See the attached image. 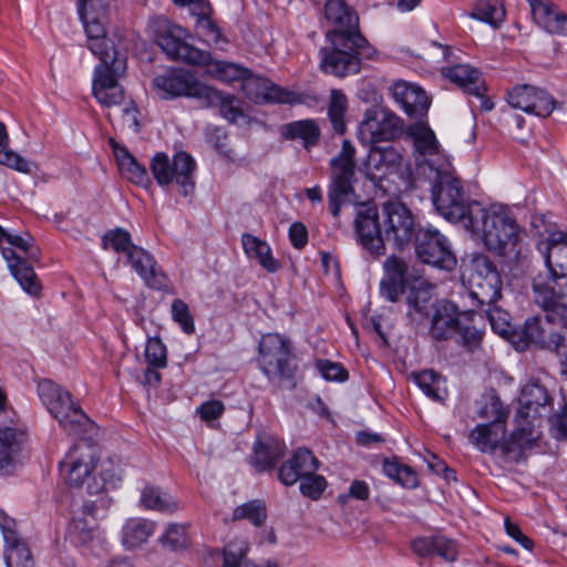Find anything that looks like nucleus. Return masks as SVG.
I'll use <instances>...</instances> for the list:
<instances>
[{
	"mask_svg": "<svg viewBox=\"0 0 567 567\" xmlns=\"http://www.w3.org/2000/svg\"><path fill=\"white\" fill-rule=\"evenodd\" d=\"M112 0H78V12L87 37V48L101 61L94 69L93 95L106 107L120 105L125 97L117 78L125 71L113 42L107 38L110 4Z\"/></svg>",
	"mask_w": 567,
	"mask_h": 567,
	"instance_id": "f257e3e1",
	"label": "nucleus"
},
{
	"mask_svg": "<svg viewBox=\"0 0 567 567\" xmlns=\"http://www.w3.org/2000/svg\"><path fill=\"white\" fill-rule=\"evenodd\" d=\"M353 224L357 243L374 258L385 254V239L403 248L415 239L419 231L413 213L401 202L382 205V223L375 206H361Z\"/></svg>",
	"mask_w": 567,
	"mask_h": 567,
	"instance_id": "f03ea898",
	"label": "nucleus"
},
{
	"mask_svg": "<svg viewBox=\"0 0 567 567\" xmlns=\"http://www.w3.org/2000/svg\"><path fill=\"white\" fill-rule=\"evenodd\" d=\"M384 277L380 282L381 296L390 302H396L406 289L410 295L406 298L408 313L413 312L422 318L429 316L431 285L420 275L419 270L411 267L405 259L395 255L389 256L384 264Z\"/></svg>",
	"mask_w": 567,
	"mask_h": 567,
	"instance_id": "7ed1b4c3",
	"label": "nucleus"
},
{
	"mask_svg": "<svg viewBox=\"0 0 567 567\" xmlns=\"http://www.w3.org/2000/svg\"><path fill=\"white\" fill-rule=\"evenodd\" d=\"M553 399L547 389L538 382L527 383L520 394V406L515 417V430L509 435V442L504 445L506 453L515 452L518 455L523 450L530 449L540 437L538 429L542 425L544 412L551 404Z\"/></svg>",
	"mask_w": 567,
	"mask_h": 567,
	"instance_id": "20e7f679",
	"label": "nucleus"
},
{
	"mask_svg": "<svg viewBox=\"0 0 567 567\" xmlns=\"http://www.w3.org/2000/svg\"><path fill=\"white\" fill-rule=\"evenodd\" d=\"M432 202L439 215L465 229L473 226V220L483 216V205L466 196L461 179L450 168L436 173L432 186Z\"/></svg>",
	"mask_w": 567,
	"mask_h": 567,
	"instance_id": "39448f33",
	"label": "nucleus"
},
{
	"mask_svg": "<svg viewBox=\"0 0 567 567\" xmlns=\"http://www.w3.org/2000/svg\"><path fill=\"white\" fill-rule=\"evenodd\" d=\"M330 47L321 48L320 69L327 74L344 78L361 70V60L373 59L375 50L362 34L326 33Z\"/></svg>",
	"mask_w": 567,
	"mask_h": 567,
	"instance_id": "423d86ee",
	"label": "nucleus"
},
{
	"mask_svg": "<svg viewBox=\"0 0 567 567\" xmlns=\"http://www.w3.org/2000/svg\"><path fill=\"white\" fill-rule=\"evenodd\" d=\"M476 316L474 311L458 312L455 303L441 300L434 305L430 333L439 341L455 336L457 344L474 352L483 340V331L475 322Z\"/></svg>",
	"mask_w": 567,
	"mask_h": 567,
	"instance_id": "0eeeda50",
	"label": "nucleus"
},
{
	"mask_svg": "<svg viewBox=\"0 0 567 567\" xmlns=\"http://www.w3.org/2000/svg\"><path fill=\"white\" fill-rule=\"evenodd\" d=\"M38 395L48 412L69 435L82 436L96 430L93 421L72 400L70 392L50 379L38 382Z\"/></svg>",
	"mask_w": 567,
	"mask_h": 567,
	"instance_id": "6e6552de",
	"label": "nucleus"
},
{
	"mask_svg": "<svg viewBox=\"0 0 567 567\" xmlns=\"http://www.w3.org/2000/svg\"><path fill=\"white\" fill-rule=\"evenodd\" d=\"M258 351V364L269 382L281 389H295L297 364L290 341L278 333H267L261 337Z\"/></svg>",
	"mask_w": 567,
	"mask_h": 567,
	"instance_id": "1a4fd4ad",
	"label": "nucleus"
},
{
	"mask_svg": "<svg viewBox=\"0 0 567 567\" xmlns=\"http://www.w3.org/2000/svg\"><path fill=\"white\" fill-rule=\"evenodd\" d=\"M483 216L473 220L468 231L481 236L487 249L498 255L513 250L518 240L520 228L515 218L505 208L486 209L483 206Z\"/></svg>",
	"mask_w": 567,
	"mask_h": 567,
	"instance_id": "9d476101",
	"label": "nucleus"
},
{
	"mask_svg": "<svg viewBox=\"0 0 567 567\" xmlns=\"http://www.w3.org/2000/svg\"><path fill=\"white\" fill-rule=\"evenodd\" d=\"M354 146L350 141L344 140L338 156L330 161L332 173L328 186V207L334 218L340 216L342 205L349 203L350 196L354 193Z\"/></svg>",
	"mask_w": 567,
	"mask_h": 567,
	"instance_id": "9b49d317",
	"label": "nucleus"
},
{
	"mask_svg": "<svg viewBox=\"0 0 567 567\" xmlns=\"http://www.w3.org/2000/svg\"><path fill=\"white\" fill-rule=\"evenodd\" d=\"M150 168L159 186H176L185 197L194 193L196 162L188 153L178 152L173 159L165 153H156Z\"/></svg>",
	"mask_w": 567,
	"mask_h": 567,
	"instance_id": "f8f14e48",
	"label": "nucleus"
},
{
	"mask_svg": "<svg viewBox=\"0 0 567 567\" xmlns=\"http://www.w3.org/2000/svg\"><path fill=\"white\" fill-rule=\"evenodd\" d=\"M188 31L172 21L158 18L155 23L154 40L172 60L190 64L207 62V53L187 42Z\"/></svg>",
	"mask_w": 567,
	"mask_h": 567,
	"instance_id": "ddd939ff",
	"label": "nucleus"
},
{
	"mask_svg": "<svg viewBox=\"0 0 567 567\" xmlns=\"http://www.w3.org/2000/svg\"><path fill=\"white\" fill-rule=\"evenodd\" d=\"M470 297L478 306H492L502 297V279L494 264L485 255L472 257L467 268Z\"/></svg>",
	"mask_w": 567,
	"mask_h": 567,
	"instance_id": "4468645a",
	"label": "nucleus"
},
{
	"mask_svg": "<svg viewBox=\"0 0 567 567\" xmlns=\"http://www.w3.org/2000/svg\"><path fill=\"white\" fill-rule=\"evenodd\" d=\"M100 457V447L93 441L81 437L60 462V472L70 486L92 482V474Z\"/></svg>",
	"mask_w": 567,
	"mask_h": 567,
	"instance_id": "2eb2a0df",
	"label": "nucleus"
},
{
	"mask_svg": "<svg viewBox=\"0 0 567 567\" xmlns=\"http://www.w3.org/2000/svg\"><path fill=\"white\" fill-rule=\"evenodd\" d=\"M153 83L165 100L179 96L209 100L210 103L216 100L212 86L200 83L189 71L182 68H172L156 75Z\"/></svg>",
	"mask_w": 567,
	"mask_h": 567,
	"instance_id": "dca6fc26",
	"label": "nucleus"
},
{
	"mask_svg": "<svg viewBox=\"0 0 567 567\" xmlns=\"http://www.w3.org/2000/svg\"><path fill=\"white\" fill-rule=\"evenodd\" d=\"M415 252L422 262L443 270L450 271L456 266V257L449 240L432 227L419 229L415 237Z\"/></svg>",
	"mask_w": 567,
	"mask_h": 567,
	"instance_id": "f3484780",
	"label": "nucleus"
},
{
	"mask_svg": "<svg viewBox=\"0 0 567 567\" xmlns=\"http://www.w3.org/2000/svg\"><path fill=\"white\" fill-rule=\"evenodd\" d=\"M402 131L401 120L383 107H371L364 113L358 136L363 144L374 146L379 142L394 140Z\"/></svg>",
	"mask_w": 567,
	"mask_h": 567,
	"instance_id": "a211bd4d",
	"label": "nucleus"
},
{
	"mask_svg": "<svg viewBox=\"0 0 567 567\" xmlns=\"http://www.w3.org/2000/svg\"><path fill=\"white\" fill-rule=\"evenodd\" d=\"M559 278L549 276H537L533 280V299L546 312V321L567 320V305L563 301L564 292L556 289Z\"/></svg>",
	"mask_w": 567,
	"mask_h": 567,
	"instance_id": "6ab92c4d",
	"label": "nucleus"
},
{
	"mask_svg": "<svg viewBox=\"0 0 567 567\" xmlns=\"http://www.w3.org/2000/svg\"><path fill=\"white\" fill-rule=\"evenodd\" d=\"M507 102L514 109L544 117L555 109V100L550 94L529 84L514 86L507 93Z\"/></svg>",
	"mask_w": 567,
	"mask_h": 567,
	"instance_id": "aec40b11",
	"label": "nucleus"
},
{
	"mask_svg": "<svg viewBox=\"0 0 567 567\" xmlns=\"http://www.w3.org/2000/svg\"><path fill=\"white\" fill-rule=\"evenodd\" d=\"M505 424H502L501 422H488L486 424L476 425L471 431L468 440L482 453H494L498 447H501L504 455H513L512 458L518 462L523 457L525 450L522 451L520 455H518L517 449L515 452L506 453L504 451V445L509 442V439L505 440Z\"/></svg>",
	"mask_w": 567,
	"mask_h": 567,
	"instance_id": "412c9836",
	"label": "nucleus"
},
{
	"mask_svg": "<svg viewBox=\"0 0 567 567\" xmlns=\"http://www.w3.org/2000/svg\"><path fill=\"white\" fill-rule=\"evenodd\" d=\"M556 321H546V315L544 317L534 316L526 319L524 326L518 329L516 336V342L514 344L517 348H526L528 346H535L543 350H549L553 342L555 341L554 336H558V331H555L551 327Z\"/></svg>",
	"mask_w": 567,
	"mask_h": 567,
	"instance_id": "4be33fe9",
	"label": "nucleus"
},
{
	"mask_svg": "<svg viewBox=\"0 0 567 567\" xmlns=\"http://www.w3.org/2000/svg\"><path fill=\"white\" fill-rule=\"evenodd\" d=\"M241 90L255 103H291L293 93L284 90L270 80L248 72Z\"/></svg>",
	"mask_w": 567,
	"mask_h": 567,
	"instance_id": "5701e85b",
	"label": "nucleus"
},
{
	"mask_svg": "<svg viewBox=\"0 0 567 567\" xmlns=\"http://www.w3.org/2000/svg\"><path fill=\"white\" fill-rule=\"evenodd\" d=\"M402 154L393 146H371L365 161V175L371 181H380L389 174L398 172L402 163Z\"/></svg>",
	"mask_w": 567,
	"mask_h": 567,
	"instance_id": "b1692460",
	"label": "nucleus"
},
{
	"mask_svg": "<svg viewBox=\"0 0 567 567\" xmlns=\"http://www.w3.org/2000/svg\"><path fill=\"white\" fill-rule=\"evenodd\" d=\"M413 144L419 156L436 173L450 168L451 164L441 151L434 132L424 125L412 131Z\"/></svg>",
	"mask_w": 567,
	"mask_h": 567,
	"instance_id": "393cba45",
	"label": "nucleus"
},
{
	"mask_svg": "<svg viewBox=\"0 0 567 567\" xmlns=\"http://www.w3.org/2000/svg\"><path fill=\"white\" fill-rule=\"evenodd\" d=\"M318 458L309 449L299 447L292 456L284 462L278 468V480L286 486H291L306 475L317 472Z\"/></svg>",
	"mask_w": 567,
	"mask_h": 567,
	"instance_id": "a878e982",
	"label": "nucleus"
},
{
	"mask_svg": "<svg viewBox=\"0 0 567 567\" xmlns=\"http://www.w3.org/2000/svg\"><path fill=\"white\" fill-rule=\"evenodd\" d=\"M323 16L328 23L333 25L327 33H340L341 35L361 34L359 31V17L353 8L344 0H327L323 7Z\"/></svg>",
	"mask_w": 567,
	"mask_h": 567,
	"instance_id": "bb28decb",
	"label": "nucleus"
},
{
	"mask_svg": "<svg viewBox=\"0 0 567 567\" xmlns=\"http://www.w3.org/2000/svg\"><path fill=\"white\" fill-rule=\"evenodd\" d=\"M534 21L547 32L567 35V14L550 0H526Z\"/></svg>",
	"mask_w": 567,
	"mask_h": 567,
	"instance_id": "cd10ccee",
	"label": "nucleus"
},
{
	"mask_svg": "<svg viewBox=\"0 0 567 567\" xmlns=\"http://www.w3.org/2000/svg\"><path fill=\"white\" fill-rule=\"evenodd\" d=\"M126 260L150 288L162 289L165 287V275L158 268L154 257L145 249L136 246L128 254Z\"/></svg>",
	"mask_w": 567,
	"mask_h": 567,
	"instance_id": "c85d7f7f",
	"label": "nucleus"
},
{
	"mask_svg": "<svg viewBox=\"0 0 567 567\" xmlns=\"http://www.w3.org/2000/svg\"><path fill=\"white\" fill-rule=\"evenodd\" d=\"M2 256L8 262L11 275L22 289L31 296H38L41 291V284L30 262L24 257L18 256L12 248H3Z\"/></svg>",
	"mask_w": 567,
	"mask_h": 567,
	"instance_id": "c756f323",
	"label": "nucleus"
},
{
	"mask_svg": "<svg viewBox=\"0 0 567 567\" xmlns=\"http://www.w3.org/2000/svg\"><path fill=\"white\" fill-rule=\"evenodd\" d=\"M392 95L410 116H421L427 111L430 104L427 95L417 85L398 82L392 86Z\"/></svg>",
	"mask_w": 567,
	"mask_h": 567,
	"instance_id": "7c9ffc66",
	"label": "nucleus"
},
{
	"mask_svg": "<svg viewBox=\"0 0 567 567\" xmlns=\"http://www.w3.org/2000/svg\"><path fill=\"white\" fill-rule=\"evenodd\" d=\"M545 245L549 272L556 278H567V233H551Z\"/></svg>",
	"mask_w": 567,
	"mask_h": 567,
	"instance_id": "2f4dec72",
	"label": "nucleus"
},
{
	"mask_svg": "<svg viewBox=\"0 0 567 567\" xmlns=\"http://www.w3.org/2000/svg\"><path fill=\"white\" fill-rule=\"evenodd\" d=\"M441 72L443 76L447 78L466 93L477 97L484 95L486 89L481 82L480 71L475 68L468 64H456L450 68H443Z\"/></svg>",
	"mask_w": 567,
	"mask_h": 567,
	"instance_id": "473e14b6",
	"label": "nucleus"
},
{
	"mask_svg": "<svg viewBox=\"0 0 567 567\" xmlns=\"http://www.w3.org/2000/svg\"><path fill=\"white\" fill-rule=\"evenodd\" d=\"M412 547L420 556L436 554L447 561H454L458 554L456 543L443 535L419 537L413 542Z\"/></svg>",
	"mask_w": 567,
	"mask_h": 567,
	"instance_id": "72a5a7b5",
	"label": "nucleus"
},
{
	"mask_svg": "<svg viewBox=\"0 0 567 567\" xmlns=\"http://www.w3.org/2000/svg\"><path fill=\"white\" fill-rule=\"evenodd\" d=\"M110 146L113 150L121 174L136 185H144L148 182L147 171L140 164L128 150L110 138Z\"/></svg>",
	"mask_w": 567,
	"mask_h": 567,
	"instance_id": "f704fd0d",
	"label": "nucleus"
},
{
	"mask_svg": "<svg viewBox=\"0 0 567 567\" xmlns=\"http://www.w3.org/2000/svg\"><path fill=\"white\" fill-rule=\"evenodd\" d=\"M244 251L249 258L257 259L258 264L268 272H276L280 268V262L272 257L270 246L258 237L245 233L241 235Z\"/></svg>",
	"mask_w": 567,
	"mask_h": 567,
	"instance_id": "c9c22d12",
	"label": "nucleus"
},
{
	"mask_svg": "<svg viewBox=\"0 0 567 567\" xmlns=\"http://www.w3.org/2000/svg\"><path fill=\"white\" fill-rule=\"evenodd\" d=\"M252 451L251 464L258 472L272 468L284 454L281 443L271 437L258 439L254 444Z\"/></svg>",
	"mask_w": 567,
	"mask_h": 567,
	"instance_id": "e433bc0d",
	"label": "nucleus"
},
{
	"mask_svg": "<svg viewBox=\"0 0 567 567\" xmlns=\"http://www.w3.org/2000/svg\"><path fill=\"white\" fill-rule=\"evenodd\" d=\"M321 131L315 120H299L287 123L282 127V136L286 140H300L306 148L316 146L320 140Z\"/></svg>",
	"mask_w": 567,
	"mask_h": 567,
	"instance_id": "4c0bfd02",
	"label": "nucleus"
},
{
	"mask_svg": "<svg viewBox=\"0 0 567 567\" xmlns=\"http://www.w3.org/2000/svg\"><path fill=\"white\" fill-rule=\"evenodd\" d=\"M156 524L145 518H131L122 529V540L125 547L136 548L145 544L154 534Z\"/></svg>",
	"mask_w": 567,
	"mask_h": 567,
	"instance_id": "58836bf2",
	"label": "nucleus"
},
{
	"mask_svg": "<svg viewBox=\"0 0 567 567\" xmlns=\"http://www.w3.org/2000/svg\"><path fill=\"white\" fill-rule=\"evenodd\" d=\"M141 505L145 509L173 514L179 508L178 503L159 487L147 485L141 492Z\"/></svg>",
	"mask_w": 567,
	"mask_h": 567,
	"instance_id": "ea45409f",
	"label": "nucleus"
},
{
	"mask_svg": "<svg viewBox=\"0 0 567 567\" xmlns=\"http://www.w3.org/2000/svg\"><path fill=\"white\" fill-rule=\"evenodd\" d=\"M195 7H198V11L194 10V14L197 17L196 30L198 34L203 37L208 44L219 45L225 43L226 40L219 27L209 17V6L205 2H197Z\"/></svg>",
	"mask_w": 567,
	"mask_h": 567,
	"instance_id": "a19ab883",
	"label": "nucleus"
},
{
	"mask_svg": "<svg viewBox=\"0 0 567 567\" xmlns=\"http://www.w3.org/2000/svg\"><path fill=\"white\" fill-rule=\"evenodd\" d=\"M487 307L488 308L485 310V315L486 319L491 323L493 331L514 344V342L517 341L516 336L518 329H516L511 323L509 313L503 310L502 308L495 306V303Z\"/></svg>",
	"mask_w": 567,
	"mask_h": 567,
	"instance_id": "79ce46f5",
	"label": "nucleus"
},
{
	"mask_svg": "<svg viewBox=\"0 0 567 567\" xmlns=\"http://www.w3.org/2000/svg\"><path fill=\"white\" fill-rule=\"evenodd\" d=\"M203 65H208L209 72L219 81L225 83L241 82L244 83L249 70L239 66L238 64L226 61H212L207 53V62Z\"/></svg>",
	"mask_w": 567,
	"mask_h": 567,
	"instance_id": "37998d69",
	"label": "nucleus"
},
{
	"mask_svg": "<svg viewBox=\"0 0 567 567\" xmlns=\"http://www.w3.org/2000/svg\"><path fill=\"white\" fill-rule=\"evenodd\" d=\"M120 481L117 467L111 461H103L99 472V478L92 477L87 483L86 491L91 495H99L109 487H114Z\"/></svg>",
	"mask_w": 567,
	"mask_h": 567,
	"instance_id": "c03bdc74",
	"label": "nucleus"
},
{
	"mask_svg": "<svg viewBox=\"0 0 567 567\" xmlns=\"http://www.w3.org/2000/svg\"><path fill=\"white\" fill-rule=\"evenodd\" d=\"M419 388L432 400L443 401L446 395L445 380L433 370H424L415 375Z\"/></svg>",
	"mask_w": 567,
	"mask_h": 567,
	"instance_id": "a18cd8bd",
	"label": "nucleus"
},
{
	"mask_svg": "<svg viewBox=\"0 0 567 567\" xmlns=\"http://www.w3.org/2000/svg\"><path fill=\"white\" fill-rule=\"evenodd\" d=\"M4 561L7 567H34L31 550L21 538L6 544Z\"/></svg>",
	"mask_w": 567,
	"mask_h": 567,
	"instance_id": "49530a36",
	"label": "nucleus"
},
{
	"mask_svg": "<svg viewBox=\"0 0 567 567\" xmlns=\"http://www.w3.org/2000/svg\"><path fill=\"white\" fill-rule=\"evenodd\" d=\"M22 434L12 427L0 429V470L8 467L20 447Z\"/></svg>",
	"mask_w": 567,
	"mask_h": 567,
	"instance_id": "de8ad7c7",
	"label": "nucleus"
},
{
	"mask_svg": "<svg viewBox=\"0 0 567 567\" xmlns=\"http://www.w3.org/2000/svg\"><path fill=\"white\" fill-rule=\"evenodd\" d=\"M348 109L346 94L337 89L331 90L328 106V115L336 132L342 134L346 131L344 114Z\"/></svg>",
	"mask_w": 567,
	"mask_h": 567,
	"instance_id": "09e8293b",
	"label": "nucleus"
},
{
	"mask_svg": "<svg viewBox=\"0 0 567 567\" xmlns=\"http://www.w3.org/2000/svg\"><path fill=\"white\" fill-rule=\"evenodd\" d=\"M102 246L104 249H112L117 254H124L126 257L136 247L132 241L131 234L120 227L103 235Z\"/></svg>",
	"mask_w": 567,
	"mask_h": 567,
	"instance_id": "8fccbe9b",
	"label": "nucleus"
},
{
	"mask_svg": "<svg viewBox=\"0 0 567 567\" xmlns=\"http://www.w3.org/2000/svg\"><path fill=\"white\" fill-rule=\"evenodd\" d=\"M472 17L496 27L504 20L505 10L499 0H480L475 4Z\"/></svg>",
	"mask_w": 567,
	"mask_h": 567,
	"instance_id": "3c124183",
	"label": "nucleus"
},
{
	"mask_svg": "<svg viewBox=\"0 0 567 567\" xmlns=\"http://www.w3.org/2000/svg\"><path fill=\"white\" fill-rule=\"evenodd\" d=\"M267 518V511L264 502L254 499L237 506L233 512V520L248 519L255 526H261Z\"/></svg>",
	"mask_w": 567,
	"mask_h": 567,
	"instance_id": "603ef678",
	"label": "nucleus"
},
{
	"mask_svg": "<svg viewBox=\"0 0 567 567\" xmlns=\"http://www.w3.org/2000/svg\"><path fill=\"white\" fill-rule=\"evenodd\" d=\"M159 543L171 550L185 549L189 544L187 525L172 523L161 536Z\"/></svg>",
	"mask_w": 567,
	"mask_h": 567,
	"instance_id": "864d4df0",
	"label": "nucleus"
},
{
	"mask_svg": "<svg viewBox=\"0 0 567 567\" xmlns=\"http://www.w3.org/2000/svg\"><path fill=\"white\" fill-rule=\"evenodd\" d=\"M212 91L216 94V101L214 103L209 100H200L204 106L214 107L218 106L219 112L224 118L234 123L237 121L239 116L243 115L241 110L235 105V97L233 95H223V93L214 87Z\"/></svg>",
	"mask_w": 567,
	"mask_h": 567,
	"instance_id": "5fc2aeb1",
	"label": "nucleus"
},
{
	"mask_svg": "<svg viewBox=\"0 0 567 567\" xmlns=\"http://www.w3.org/2000/svg\"><path fill=\"white\" fill-rule=\"evenodd\" d=\"M95 522L87 517H74L68 527L69 537L78 544H86L93 539Z\"/></svg>",
	"mask_w": 567,
	"mask_h": 567,
	"instance_id": "6e6d98bb",
	"label": "nucleus"
},
{
	"mask_svg": "<svg viewBox=\"0 0 567 567\" xmlns=\"http://www.w3.org/2000/svg\"><path fill=\"white\" fill-rule=\"evenodd\" d=\"M477 414L482 419L489 420V422H501L502 424H505L508 416V410L504 406L497 395H491L481 405Z\"/></svg>",
	"mask_w": 567,
	"mask_h": 567,
	"instance_id": "4d7b16f0",
	"label": "nucleus"
},
{
	"mask_svg": "<svg viewBox=\"0 0 567 567\" xmlns=\"http://www.w3.org/2000/svg\"><path fill=\"white\" fill-rule=\"evenodd\" d=\"M173 320L179 324L181 329L187 333L195 332L194 317L189 311V307L182 299H174L171 306Z\"/></svg>",
	"mask_w": 567,
	"mask_h": 567,
	"instance_id": "13d9d810",
	"label": "nucleus"
},
{
	"mask_svg": "<svg viewBox=\"0 0 567 567\" xmlns=\"http://www.w3.org/2000/svg\"><path fill=\"white\" fill-rule=\"evenodd\" d=\"M145 358L153 368H165L167 364V351L165 344L158 337L147 340L145 347Z\"/></svg>",
	"mask_w": 567,
	"mask_h": 567,
	"instance_id": "bf43d9fd",
	"label": "nucleus"
},
{
	"mask_svg": "<svg viewBox=\"0 0 567 567\" xmlns=\"http://www.w3.org/2000/svg\"><path fill=\"white\" fill-rule=\"evenodd\" d=\"M247 551L248 544L244 539H234L229 542L224 548L223 567H240Z\"/></svg>",
	"mask_w": 567,
	"mask_h": 567,
	"instance_id": "052dcab7",
	"label": "nucleus"
},
{
	"mask_svg": "<svg viewBox=\"0 0 567 567\" xmlns=\"http://www.w3.org/2000/svg\"><path fill=\"white\" fill-rule=\"evenodd\" d=\"M6 241L21 250L29 260L37 261L39 259L40 251L34 247V238L30 234L12 235L7 233Z\"/></svg>",
	"mask_w": 567,
	"mask_h": 567,
	"instance_id": "680f3d73",
	"label": "nucleus"
},
{
	"mask_svg": "<svg viewBox=\"0 0 567 567\" xmlns=\"http://www.w3.org/2000/svg\"><path fill=\"white\" fill-rule=\"evenodd\" d=\"M327 487V481L323 476L316 473L306 475L300 480V493L311 499H318Z\"/></svg>",
	"mask_w": 567,
	"mask_h": 567,
	"instance_id": "e2e57ef3",
	"label": "nucleus"
},
{
	"mask_svg": "<svg viewBox=\"0 0 567 567\" xmlns=\"http://www.w3.org/2000/svg\"><path fill=\"white\" fill-rule=\"evenodd\" d=\"M317 367L326 380L344 381L348 379V371L340 363L319 360Z\"/></svg>",
	"mask_w": 567,
	"mask_h": 567,
	"instance_id": "0e129e2a",
	"label": "nucleus"
},
{
	"mask_svg": "<svg viewBox=\"0 0 567 567\" xmlns=\"http://www.w3.org/2000/svg\"><path fill=\"white\" fill-rule=\"evenodd\" d=\"M224 410L225 406L221 401L210 400L202 403L197 411L202 420L209 422L220 417Z\"/></svg>",
	"mask_w": 567,
	"mask_h": 567,
	"instance_id": "69168bd1",
	"label": "nucleus"
},
{
	"mask_svg": "<svg viewBox=\"0 0 567 567\" xmlns=\"http://www.w3.org/2000/svg\"><path fill=\"white\" fill-rule=\"evenodd\" d=\"M289 239L295 248L302 249L308 243L306 226L300 221L293 223L289 228Z\"/></svg>",
	"mask_w": 567,
	"mask_h": 567,
	"instance_id": "338daca9",
	"label": "nucleus"
},
{
	"mask_svg": "<svg viewBox=\"0 0 567 567\" xmlns=\"http://www.w3.org/2000/svg\"><path fill=\"white\" fill-rule=\"evenodd\" d=\"M553 338H555V341L548 351L555 352L563 368V372L567 374V338L560 332Z\"/></svg>",
	"mask_w": 567,
	"mask_h": 567,
	"instance_id": "774afa93",
	"label": "nucleus"
}]
</instances>
